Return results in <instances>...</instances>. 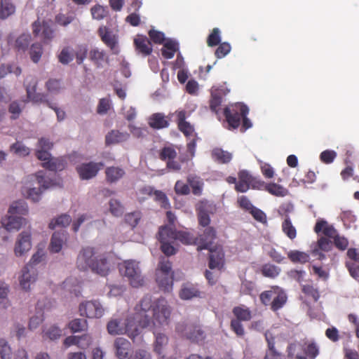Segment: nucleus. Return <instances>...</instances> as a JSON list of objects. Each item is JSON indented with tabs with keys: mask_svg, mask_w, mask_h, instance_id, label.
<instances>
[{
	"mask_svg": "<svg viewBox=\"0 0 359 359\" xmlns=\"http://www.w3.org/2000/svg\"><path fill=\"white\" fill-rule=\"evenodd\" d=\"M104 167L102 162L81 163L76 167V171L81 180H90L95 177L98 172Z\"/></svg>",
	"mask_w": 359,
	"mask_h": 359,
	"instance_id": "9d476101",
	"label": "nucleus"
},
{
	"mask_svg": "<svg viewBox=\"0 0 359 359\" xmlns=\"http://www.w3.org/2000/svg\"><path fill=\"white\" fill-rule=\"evenodd\" d=\"M286 301L287 297L284 292H276V295L273 296V300L271 302V309L273 311H276L283 306Z\"/></svg>",
	"mask_w": 359,
	"mask_h": 359,
	"instance_id": "864d4df0",
	"label": "nucleus"
},
{
	"mask_svg": "<svg viewBox=\"0 0 359 359\" xmlns=\"http://www.w3.org/2000/svg\"><path fill=\"white\" fill-rule=\"evenodd\" d=\"M36 156L38 159L43 161L42 166L49 170H62L65 167V163L63 159L51 158L50 154L48 150L39 149L36 151Z\"/></svg>",
	"mask_w": 359,
	"mask_h": 359,
	"instance_id": "6e6552de",
	"label": "nucleus"
},
{
	"mask_svg": "<svg viewBox=\"0 0 359 359\" xmlns=\"http://www.w3.org/2000/svg\"><path fill=\"white\" fill-rule=\"evenodd\" d=\"M176 332L182 337L191 341L199 343L204 341L205 334L201 327L197 325L188 324L184 322L178 323L175 327Z\"/></svg>",
	"mask_w": 359,
	"mask_h": 359,
	"instance_id": "39448f33",
	"label": "nucleus"
},
{
	"mask_svg": "<svg viewBox=\"0 0 359 359\" xmlns=\"http://www.w3.org/2000/svg\"><path fill=\"white\" fill-rule=\"evenodd\" d=\"M15 11V6L11 0H1L0 19L4 20L13 15Z\"/></svg>",
	"mask_w": 359,
	"mask_h": 359,
	"instance_id": "79ce46f5",
	"label": "nucleus"
},
{
	"mask_svg": "<svg viewBox=\"0 0 359 359\" xmlns=\"http://www.w3.org/2000/svg\"><path fill=\"white\" fill-rule=\"evenodd\" d=\"M126 175L125 170L118 166H109L105 170L106 181L108 183H116Z\"/></svg>",
	"mask_w": 359,
	"mask_h": 359,
	"instance_id": "a878e982",
	"label": "nucleus"
},
{
	"mask_svg": "<svg viewBox=\"0 0 359 359\" xmlns=\"http://www.w3.org/2000/svg\"><path fill=\"white\" fill-rule=\"evenodd\" d=\"M88 57L97 67H102L103 63L107 61V57L104 50L97 48H92L90 50Z\"/></svg>",
	"mask_w": 359,
	"mask_h": 359,
	"instance_id": "473e14b6",
	"label": "nucleus"
},
{
	"mask_svg": "<svg viewBox=\"0 0 359 359\" xmlns=\"http://www.w3.org/2000/svg\"><path fill=\"white\" fill-rule=\"evenodd\" d=\"M1 224L9 231L19 230L22 226L27 225V220L20 215L8 214L1 219Z\"/></svg>",
	"mask_w": 359,
	"mask_h": 359,
	"instance_id": "dca6fc26",
	"label": "nucleus"
},
{
	"mask_svg": "<svg viewBox=\"0 0 359 359\" xmlns=\"http://www.w3.org/2000/svg\"><path fill=\"white\" fill-rule=\"evenodd\" d=\"M121 273L128 278L133 287H139L144 285V278L137 262L133 260L125 261L120 267Z\"/></svg>",
	"mask_w": 359,
	"mask_h": 359,
	"instance_id": "20e7f679",
	"label": "nucleus"
},
{
	"mask_svg": "<svg viewBox=\"0 0 359 359\" xmlns=\"http://www.w3.org/2000/svg\"><path fill=\"white\" fill-rule=\"evenodd\" d=\"M224 116L228 124L229 130L237 129L241 123L243 116L248 115L249 109L243 103H236L224 109Z\"/></svg>",
	"mask_w": 359,
	"mask_h": 359,
	"instance_id": "7ed1b4c3",
	"label": "nucleus"
},
{
	"mask_svg": "<svg viewBox=\"0 0 359 359\" xmlns=\"http://www.w3.org/2000/svg\"><path fill=\"white\" fill-rule=\"evenodd\" d=\"M263 186L264 182L253 177L248 171L242 170L238 172V183L235 186V190L237 192L245 193L250 187L253 189H260Z\"/></svg>",
	"mask_w": 359,
	"mask_h": 359,
	"instance_id": "423d86ee",
	"label": "nucleus"
},
{
	"mask_svg": "<svg viewBox=\"0 0 359 359\" xmlns=\"http://www.w3.org/2000/svg\"><path fill=\"white\" fill-rule=\"evenodd\" d=\"M36 81L34 78H30L29 81L27 79L25 81L27 100L33 103H46L48 106L50 103L46 100L45 95L36 93Z\"/></svg>",
	"mask_w": 359,
	"mask_h": 359,
	"instance_id": "ddd939ff",
	"label": "nucleus"
},
{
	"mask_svg": "<svg viewBox=\"0 0 359 359\" xmlns=\"http://www.w3.org/2000/svg\"><path fill=\"white\" fill-rule=\"evenodd\" d=\"M303 346L298 341L290 343L286 348L287 359H308L302 353Z\"/></svg>",
	"mask_w": 359,
	"mask_h": 359,
	"instance_id": "cd10ccee",
	"label": "nucleus"
},
{
	"mask_svg": "<svg viewBox=\"0 0 359 359\" xmlns=\"http://www.w3.org/2000/svg\"><path fill=\"white\" fill-rule=\"evenodd\" d=\"M87 326V321L84 319H74L69 322V327L73 332H78L83 330Z\"/></svg>",
	"mask_w": 359,
	"mask_h": 359,
	"instance_id": "774afa93",
	"label": "nucleus"
},
{
	"mask_svg": "<svg viewBox=\"0 0 359 359\" xmlns=\"http://www.w3.org/2000/svg\"><path fill=\"white\" fill-rule=\"evenodd\" d=\"M135 310L133 318L125 320L126 328L134 332V335L128 336L132 339L140 334V327L161 326L169 323L171 309L163 297L153 301L150 295H145L135 306Z\"/></svg>",
	"mask_w": 359,
	"mask_h": 359,
	"instance_id": "f257e3e1",
	"label": "nucleus"
},
{
	"mask_svg": "<svg viewBox=\"0 0 359 359\" xmlns=\"http://www.w3.org/2000/svg\"><path fill=\"white\" fill-rule=\"evenodd\" d=\"M283 232L290 239L294 240L297 237V229L292 224L291 219L288 215H285L282 222Z\"/></svg>",
	"mask_w": 359,
	"mask_h": 359,
	"instance_id": "a19ab883",
	"label": "nucleus"
},
{
	"mask_svg": "<svg viewBox=\"0 0 359 359\" xmlns=\"http://www.w3.org/2000/svg\"><path fill=\"white\" fill-rule=\"evenodd\" d=\"M174 190L176 194L179 196L189 195L191 192L188 182L185 183L182 180H177L175 182Z\"/></svg>",
	"mask_w": 359,
	"mask_h": 359,
	"instance_id": "0e129e2a",
	"label": "nucleus"
},
{
	"mask_svg": "<svg viewBox=\"0 0 359 359\" xmlns=\"http://www.w3.org/2000/svg\"><path fill=\"white\" fill-rule=\"evenodd\" d=\"M32 246V232L29 225L27 230L18 235L13 249L14 254L18 257H23L31 250Z\"/></svg>",
	"mask_w": 359,
	"mask_h": 359,
	"instance_id": "0eeeda50",
	"label": "nucleus"
},
{
	"mask_svg": "<svg viewBox=\"0 0 359 359\" xmlns=\"http://www.w3.org/2000/svg\"><path fill=\"white\" fill-rule=\"evenodd\" d=\"M95 251L93 248L86 247L83 248L77 257L76 266L79 270L86 271L91 269L94 262H95V257H94Z\"/></svg>",
	"mask_w": 359,
	"mask_h": 359,
	"instance_id": "9b49d317",
	"label": "nucleus"
},
{
	"mask_svg": "<svg viewBox=\"0 0 359 359\" xmlns=\"http://www.w3.org/2000/svg\"><path fill=\"white\" fill-rule=\"evenodd\" d=\"M72 222V218L69 215L64 214L58 217L56 219H53L49 223V228L54 229L56 226L65 227L67 226Z\"/></svg>",
	"mask_w": 359,
	"mask_h": 359,
	"instance_id": "3c124183",
	"label": "nucleus"
},
{
	"mask_svg": "<svg viewBox=\"0 0 359 359\" xmlns=\"http://www.w3.org/2000/svg\"><path fill=\"white\" fill-rule=\"evenodd\" d=\"M79 313L88 318H100L104 315V309L98 301H86L80 304Z\"/></svg>",
	"mask_w": 359,
	"mask_h": 359,
	"instance_id": "1a4fd4ad",
	"label": "nucleus"
},
{
	"mask_svg": "<svg viewBox=\"0 0 359 359\" xmlns=\"http://www.w3.org/2000/svg\"><path fill=\"white\" fill-rule=\"evenodd\" d=\"M177 156L175 149L172 147H164L160 151L159 158L162 161L175 159Z\"/></svg>",
	"mask_w": 359,
	"mask_h": 359,
	"instance_id": "680f3d73",
	"label": "nucleus"
},
{
	"mask_svg": "<svg viewBox=\"0 0 359 359\" xmlns=\"http://www.w3.org/2000/svg\"><path fill=\"white\" fill-rule=\"evenodd\" d=\"M177 122L178 129L186 136H193L194 133V127L186 121V111H180L177 113Z\"/></svg>",
	"mask_w": 359,
	"mask_h": 359,
	"instance_id": "4be33fe9",
	"label": "nucleus"
},
{
	"mask_svg": "<svg viewBox=\"0 0 359 359\" xmlns=\"http://www.w3.org/2000/svg\"><path fill=\"white\" fill-rule=\"evenodd\" d=\"M31 41V36L29 34H23L20 35L15 41V48L18 51H25Z\"/></svg>",
	"mask_w": 359,
	"mask_h": 359,
	"instance_id": "052dcab7",
	"label": "nucleus"
},
{
	"mask_svg": "<svg viewBox=\"0 0 359 359\" xmlns=\"http://www.w3.org/2000/svg\"><path fill=\"white\" fill-rule=\"evenodd\" d=\"M224 265V253L222 250H210L209 256V268L221 270Z\"/></svg>",
	"mask_w": 359,
	"mask_h": 359,
	"instance_id": "5701e85b",
	"label": "nucleus"
},
{
	"mask_svg": "<svg viewBox=\"0 0 359 359\" xmlns=\"http://www.w3.org/2000/svg\"><path fill=\"white\" fill-rule=\"evenodd\" d=\"M213 207L208 202H201L198 208V220L200 226L203 227L210 226V214L212 213Z\"/></svg>",
	"mask_w": 359,
	"mask_h": 359,
	"instance_id": "6ab92c4d",
	"label": "nucleus"
},
{
	"mask_svg": "<svg viewBox=\"0 0 359 359\" xmlns=\"http://www.w3.org/2000/svg\"><path fill=\"white\" fill-rule=\"evenodd\" d=\"M130 135L128 133H122L118 130H111L105 137L107 145L114 144L125 142L128 140Z\"/></svg>",
	"mask_w": 359,
	"mask_h": 359,
	"instance_id": "7c9ffc66",
	"label": "nucleus"
},
{
	"mask_svg": "<svg viewBox=\"0 0 359 359\" xmlns=\"http://www.w3.org/2000/svg\"><path fill=\"white\" fill-rule=\"evenodd\" d=\"M191 193L194 196H200L203 194L204 182L203 180L196 175H189L187 177Z\"/></svg>",
	"mask_w": 359,
	"mask_h": 359,
	"instance_id": "bb28decb",
	"label": "nucleus"
},
{
	"mask_svg": "<svg viewBox=\"0 0 359 359\" xmlns=\"http://www.w3.org/2000/svg\"><path fill=\"white\" fill-rule=\"evenodd\" d=\"M92 18L94 20H101L104 19L107 15V11L105 8L100 4H96L90 8Z\"/></svg>",
	"mask_w": 359,
	"mask_h": 359,
	"instance_id": "bf43d9fd",
	"label": "nucleus"
},
{
	"mask_svg": "<svg viewBox=\"0 0 359 359\" xmlns=\"http://www.w3.org/2000/svg\"><path fill=\"white\" fill-rule=\"evenodd\" d=\"M178 50V43L175 41L169 39L163 43V48H161V54L165 59H171Z\"/></svg>",
	"mask_w": 359,
	"mask_h": 359,
	"instance_id": "f704fd0d",
	"label": "nucleus"
},
{
	"mask_svg": "<svg viewBox=\"0 0 359 359\" xmlns=\"http://www.w3.org/2000/svg\"><path fill=\"white\" fill-rule=\"evenodd\" d=\"M200 291L194 285L184 287L180 292V297L182 299H190L193 297H200Z\"/></svg>",
	"mask_w": 359,
	"mask_h": 359,
	"instance_id": "49530a36",
	"label": "nucleus"
},
{
	"mask_svg": "<svg viewBox=\"0 0 359 359\" xmlns=\"http://www.w3.org/2000/svg\"><path fill=\"white\" fill-rule=\"evenodd\" d=\"M302 291L306 296L311 298L314 302H317L320 298L318 289L313 284L306 283L302 285Z\"/></svg>",
	"mask_w": 359,
	"mask_h": 359,
	"instance_id": "c03bdc74",
	"label": "nucleus"
},
{
	"mask_svg": "<svg viewBox=\"0 0 359 359\" xmlns=\"http://www.w3.org/2000/svg\"><path fill=\"white\" fill-rule=\"evenodd\" d=\"M43 50H42V46L39 43H33L30 48V57L32 60L36 63L39 61L41 59V55H42Z\"/></svg>",
	"mask_w": 359,
	"mask_h": 359,
	"instance_id": "338daca9",
	"label": "nucleus"
},
{
	"mask_svg": "<svg viewBox=\"0 0 359 359\" xmlns=\"http://www.w3.org/2000/svg\"><path fill=\"white\" fill-rule=\"evenodd\" d=\"M176 231L165 226L159 229L158 239L160 243L175 242Z\"/></svg>",
	"mask_w": 359,
	"mask_h": 359,
	"instance_id": "e433bc0d",
	"label": "nucleus"
},
{
	"mask_svg": "<svg viewBox=\"0 0 359 359\" xmlns=\"http://www.w3.org/2000/svg\"><path fill=\"white\" fill-rule=\"evenodd\" d=\"M265 189L276 196H285L287 193L286 189L276 183H270L265 185Z\"/></svg>",
	"mask_w": 359,
	"mask_h": 359,
	"instance_id": "5fc2aeb1",
	"label": "nucleus"
},
{
	"mask_svg": "<svg viewBox=\"0 0 359 359\" xmlns=\"http://www.w3.org/2000/svg\"><path fill=\"white\" fill-rule=\"evenodd\" d=\"M62 336V330L55 325H51L43 330V339H49L50 340H56Z\"/></svg>",
	"mask_w": 359,
	"mask_h": 359,
	"instance_id": "09e8293b",
	"label": "nucleus"
},
{
	"mask_svg": "<svg viewBox=\"0 0 359 359\" xmlns=\"http://www.w3.org/2000/svg\"><path fill=\"white\" fill-rule=\"evenodd\" d=\"M58 60L63 65H67L72 61L73 53L72 48L69 46L63 48L58 55Z\"/></svg>",
	"mask_w": 359,
	"mask_h": 359,
	"instance_id": "13d9d810",
	"label": "nucleus"
},
{
	"mask_svg": "<svg viewBox=\"0 0 359 359\" xmlns=\"http://www.w3.org/2000/svg\"><path fill=\"white\" fill-rule=\"evenodd\" d=\"M232 313L235 316V319L241 321H249L252 318L251 311L244 305L235 306Z\"/></svg>",
	"mask_w": 359,
	"mask_h": 359,
	"instance_id": "58836bf2",
	"label": "nucleus"
},
{
	"mask_svg": "<svg viewBox=\"0 0 359 359\" xmlns=\"http://www.w3.org/2000/svg\"><path fill=\"white\" fill-rule=\"evenodd\" d=\"M154 351L161 358L164 359L165 348L168 343V337L162 333L155 334Z\"/></svg>",
	"mask_w": 359,
	"mask_h": 359,
	"instance_id": "72a5a7b5",
	"label": "nucleus"
},
{
	"mask_svg": "<svg viewBox=\"0 0 359 359\" xmlns=\"http://www.w3.org/2000/svg\"><path fill=\"white\" fill-rule=\"evenodd\" d=\"M107 330L111 335H119L126 334L128 336L134 335V332H131L130 330L126 328L125 320L121 318H111L107 325Z\"/></svg>",
	"mask_w": 359,
	"mask_h": 359,
	"instance_id": "2eb2a0df",
	"label": "nucleus"
},
{
	"mask_svg": "<svg viewBox=\"0 0 359 359\" xmlns=\"http://www.w3.org/2000/svg\"><path fill=\"white\" fill-rule=\"evenodd\" d=\"M287 257L293 263L305 264L309 262L310 256L304 252L291 250L287 253Z\"/></svg>",
	"mask_w": 359,
	"mask_h": 359,
	"instance_id": "37998d69",
	"label": "nucleus"
},
{
	"mask_svg": "<svg viewBox=\"0 0 359 359\" xmlns=\"http://www.w3.org/2000/svg\"><path fill=\"white\" fill-rule=\"evenodd\" d=\"M109 212L114 217H121L124 212V207L121 202L116 199L111 198L109 202Z\"/></svg>",
	"mask_w": 359,
	"mask_h": 359,
	"instance_id": "603ef678",
	"label": "nucleus"
},
{
	"mask_svg": "<svg viewBox=\"0 0 359 359\" xmlns=\"http://www.w3.org/2000/svg\"><path fill=\"white\" fill-rule=\"evenodd\" d=\"M229 90L227 89L218 88L216 89L211 94V99L210 100V108L215 113L217 114L219 110V107L222 104V95H226Z\"/></svg>",
	"mask_w": 359,
	"mask_h": 359,
	"instance_id": "c756f323",
	"label": "nucleus"
},
{
	"mask_svg": "<svg viewBox=\"0 0 359 359\" xmlns=\"http://www.w3.org/2000/svg\"><path fill=\"white\" fill-rule=\"evenodd\" d=\"M10 151L20 157L27 156L30 153V149L20 142H16L11 144Z\"/></svg>",
	"mask_w": 359,
	"mask_h": 359,
	"instance_id": "a18cd8bd",
	"label": "nucleus"
},
{
	"mask_svg": "<svg viewBox=\"0 0 359 359\" xmlns=\"http://www.w3.org/2000/svg\"><path fill=\"white\" fill-rule=\"evenodd\" d=\"M135 50L138 54L145 57L152 53V46L149 39L143 35H137L134 39Z\"/></svg>",
	"mask_w": 359,
	"mask_h": 359,
	"instance_id": "aec40b11",
	"label": "nucleus"
},
{
	"mask_svg": "<svg viewBox=\"0 0 359 359\" xmlns=\"http://www.w3.org/2000/svg\"><path fill=\"white\" fill-rule=\"evenodd\" d=\"M114 346L117 358L119 359L128 358L131 350V344L128 340L123 337H118L115 339Z\"/></svg>",
	"mask_w": 359,
	"mask_h": 359,
	"instance_id": "412c9836",
	"label": "nucleus"
},
{
	"mask_svg": "<svg viewBox=\"0 0 359 359\" xmlns=\"http://www.w3.org/2000/svg\"><path fill=\"white\" fill-rule=\"evenodd\" d=\"M24 107V105L22 106V104L18 101H13L11 102L8 109V112L11 114V118L13 120L18 118Z\"/></svg>",
	"mask_w": 359,
	"mask_h": 359,
	"instance_id": "6e6d98bb",
	"label": "nucleus"
},
{
	"mask_svg": "<svg viewBox=\"0 0 359 359\" xmlns=\"http://www.w3.org/2000/svg\"><path fill=\"white\" fill-rule=\"evenodd\" d=\"M156 281L161 290L169 292L172 288L173 272L172 271L171 262L162 257L156 270Z\"/></svg>",
	"mask_w": 359,
	"mask_h": 359,
	"instance_id": "f03ea898",
	"label": "nucleus"
},
{
	"mask_svg": "<svg viewBox=\"0 0 359 359\" xmlns=\"http://www.w3.org/2000/svg\"><path fill=\"white\" fill-rule=\"evenodd\" d=\"M314 231L317 233L323 232L325 236L332 238L337 235L336 229L332 225H330L327 222L323 219L317 221L314 227Z\"/></svg>",
	"mask_w": 359,
	"mask_h": 359,
	"instance_id": "2f4dec72",
	"label": "nucleus"
},
{
	"mask_svg": "<svg viewBox=\"0 0 359 359\" xmlns=\"http://www.w3.org/2000/svg\"><path fill=\"white\" fill-rule=\"evenodd\" d=\"M98 34L102 41L113 51L114 53L118 54L117 39L113 33L107 27H100L98 29Z\"/></svg>",
	"mask_w": 359,
	"mask_h": 359,
	"instance_id": "a211bd4d",
	"label": "nucleus"
},
{
	"mask_svg": "<svg viewBox=\"0 0 359 359\" xmlns=\"http://www.w3.org/2000/svg\"><path fill=\"white\" fill-rule=\"evenodd\" d=\"M28 213V207L27 203L19 200L14 201L10 206L8 214H14L20 216L26 215Z\"/></svg>",
	"mask_w": 359,
	"mask_h": 359,
	"instance_id": "ea45409f",
	"label": "nucleus"
},
{
	"mask_svg": "<svg viewBox=\"0 0 359 359\" xmlns=\"http://www.w3.org/2000/svg\"><path fill=\"white\" fill-rule=\"evenodd\" d=\"M221 36L219 28H214L207 39V44L210 47L215 46L220 43Z\"/></svg>",
	"mask_w": 359,
	"mask_h": 359,
	"instance_id": "e2e57ef3",
	"label": "nucleus"
},
{
	"mask_svg": "<svg viewBox=\"0 0 359 359\" xmlns=\"http://www.w3.org/2000/svg\"><path fill=\"white\" fill-rule=\"evenodd\" d=\"M261 272L265 277L275 278L279 275L280 269L271 264H265L262 266Z\"/></svg>",
	"mask_w": 359,
	"mask_h": 359,
	"instance_id": "de8ad7c7",
	"label": "nucleus"
},
{
	"mask_svg": "<svg viewBox=\"0 0 359 359\" xmlns=\"http://www.w3.org/2000/svg\"><path fill=\"white\" fill-rule=\"evenodd\" d=\"M211 156L212 159L219 163H228L232 159V154L221 148H215L212 150Z\"/></svg>",
	"mask_w": 359,
	"mask_h": 359,
	"instance_id": "c9c22d12",
	"label": "nucleus"
},
{
	"mask_svg": "<svg viewBox=\"0 0 359 359\" xmlns=\"http://www.w3.org/2000/svg\"><path fill=\"white\" fill-rule=\"evenodd\" d=\"M111 264L104 255L95 257V262L93 263L91 271L102 276H106L109 274Z\"/></svg>",
	"mask_w": 359,
	"mask_h": 359,
	"instance_id": "f3484780",
	"label": "nucleus"
},
{
	"mask_svg": "<svg viewBox=\"0 0 359 359\" xmlns=\"http://www.w3.org/2000/svg\"><path fill=\"white\" fill-rule=\"evenodd\" d=\"M142 217V213L140 211H134L133 212L127 213L124 219L126 223L129 224L132 228L135 227Z\"/></svg>",
	"mask_w": 359,
	"mask_h": 359,
	"instance_id": "4d7b16f0",
	"label": "nucleus"
},
{
	"mask_svg": "<svg viewBox=\"0 0 359 359\" xmlns=\"http://www.w3.org/2000/svg\"><path fill=\"white\" fill-rule=\"evenodd\" d=\"M264 335L268 344V351L264 359H283V355L275 348V341L272 334L269 331H266Z\"/></svg>",
	"mask_w": 359,
	"mask_h": 359,
	"instance_id": "b1692460",
	"label": "nucleus"
},
{
	"mask_svg": "<svg viewBox=\"0 0 359 359\" xmlns=\"http://www.w3.org/2000/svg\"><path fill=\"white\" fill-rule=\"evenodd\" d=\"M180 241L182 243L185 245L196 244V238L191 233L185 231H176L175 241Z\"/></svg>",
	"mask_w": 359,
	"mask_h": 359,
	"instance_id": "8fccbe9b",
	"label": "nucleus"
},
{
	"mask_svg": "<svg viewBox=\"0 0 359 359\" xmlns=\"http://www.w3.org/2000/svg\"><path fill=\"white\" fill-rule=\"evenodd\" d=\"M12 351L8 342L0 339V359H11Z\"/></svg>",
	"mask_w": 359,
	"mask_h": 359,
	"instance_id": "69168bd1",
	"label": "nucleus"
},
{
	"mask_svg": "<svg viewBox=\"0 0 359 359\" xmlns=\"http://www.w3.org/2000/svg\"><path fill=\"white\" fill-rule=\"evenodd\" d=\"M216 238L217 233L215 228L212 226L205 227L203 232L196 237L198 245L197 250L200 251L210 249Z\"/></svg>",
	"mask_w": 359,
	"mask_h": 359,
	"instance_id": "f8f14e48",
	"label": "nucleus"
},
{
	"mask_svg": "<svg viewBox=\"0 0 359 359\" xmlns=\"http://www.w3.org/2000/svg\"><path fill=\"white\" fill-rule=\"evenodd\" d=\"M42 29V35L45 39L50 40L54 36V30L49 26L48 23L43 22L42 25L35 22L33 24V33L37 36Z\"/></svg>",
	"mask_w": 359,
	"mask_h": 359,
	"instance_id": "4c0bfd02",
	"label": "nucleus"
},
{
	"mask_svg": "<svg viewBox=\"0 0 359 359\" xmlns=\"http://www.w3.org/2000/svg\"><path fill=\"white\" fill-rule=\"evenodd\" d=\"M149 126L154 129L160 130L169 126V120L163 113H154L150 116Z\"/></svg>",
	"mask_w": 359,
	"mask_h": 359,
	"instance_id": "393cba45",
	"label": "nucleus"
},
{
	"mask_svg": "<svg viewBox=\"0 0 359 359\" xmlns=\"http://www.w3.org/2000/svg\"><path fill=\"white\" fill-rule=\"evenodd\" d=\"M66 240L67 235L64 231L55 232L50 239V243L49 246L50 252L53 253L59 252L61 250L62 245Z\"/></svg>",
	"mask_w": 359,
	"mask_h": 359,
	"instance_id": "c85d7f7f",
	"label": "nucleus"
},
{
	"mask_svg": "<svg viewBox=\"0 0 359 359\" xmlns=\"http://www.w3.org/2000/svg\"><path fill=\"white\" fill-rule=\"evenodd\" d=\"M37 278L36 269L31 265H26L22 270V275L20 277L21 287L28 291L31 284L34 283Z\"/></svg>",
	"mask_w": 359,
	"mask_h": 359,
	"instance_id": "4468645a",
	"label": "nucleus"
}]
</instances>
